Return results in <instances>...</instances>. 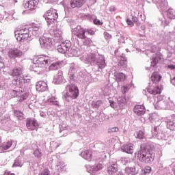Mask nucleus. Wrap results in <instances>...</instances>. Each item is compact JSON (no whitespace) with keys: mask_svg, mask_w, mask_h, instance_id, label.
Wrapping results in <instances>:
<instances>
[{"mask_svg":"<svg viewBox=\"0 0 175 175\" xmlns=\"http://www.w3.org/2000/svg\"><path fill=\"white\" fill-rule=\"evenodd\" d=\"M139 175H147V174L146 173V171L142 170V171L139 173Z\"/></svg>","mask_w":175,"mask_h":175,"instance_id":"obj_61","label":"nucleus"},{"mask_svg":"<svg viewBox=\"0 0 175 175\" xmlns=\"http://www.w3.org/2000/svg\"><path fill=\"white\" fill-rule=\"evenodd\" d=\"M33 62L38 68H43V66L47 65L49 57L44 55L38 56L33 59Z\"/></svg>","mask_w":175,"mask_h":175,"instance_id":"obj_8","label":"nucleus"},{"mask_svg":"<svg viewBox=\"0 0 175 175\" xmlns=\"http://www.w3.org/2000/svg\"><path fill=\"white\" fill-rule=\"evenodd\" d=\"M15 38L18 42H21L24 43V42H27L29 38H31V34H21L18 33H14Z\"/></svg>","mask_w":175,"mask_h":175,"instance_id":"obj_16","label":"nucleus"},{"mask_svg":"<svg viewBox=\"0 0 175 175\" xmlns=\"http://www.w3.org/2000/svg\"><path fill=\"white\" fill-rule=\"evenodd\" d=\"M152 2L156 5L158 9H161V10H163L165 6L167 5L166 0H152Z\"/></svg>","mask_w":175,"mask_h":175,"instance_id":"obj_19","label":"nucleus"},{"mask_svg":"<svg viewBox=\"0 0 175 175\" xmlns=\"http://www.w3.org/2000/svg\"><path fill=\"white\" fill-rule=\"evenodd\" d=\"M135 136L137 139H143L144 137V133L143 131H139L135 134Z\"/></svg>","mask_w":175,"mask_h":175,"instance_id":"obj_38","label":"nucleus"},{"mask_svg":"<svg viewBox=\"0 0 175 175\" xmlns=\"http://www.w3.org/2000/svg\"><path fill=\"white\" fill-rule=\"evenodd\" d=\"M126 23L129 25H132V21L129 20V19H127L126 20Z\"/></svg>","mask_w":175,"mask_h":175,"instance_id":"obj_62","label":"nucleus"},{"mask_svg":"<svg viewBox=\"0 0 175 175\" xmlns=\"http://www.w3.org/2000/svg\"><path fill=\"white\" fill-rule=\"evenodd\" d=\"M44 18L48 24H53L58 18V12L57 10L51 8L44 13Z\"/></svg>","mask_w":175,"mask_h":175,"instance_id":"obj_4","label":"nucleus"},{"mask_svg":"<svg viewBox=\"0 0 175 175\" xmlns=\"http://www.w3.org/2000/svg\"><path fill=\"white\" fill-rule=\"evenodd\" d=\"M70 47H72V44L70 42H62L57 46V51L61 53V54H65V53L70 50Z\"/></svg>","mask_w":175,"mask_h":175,"instance_id":"obj_13","label":"nucleus"},{"mask_svg":"<svg viewBox=\"0 0 175 175\" xmlns=\"http://www.w3.org/2000/svg\"><path fill=\"white\" fill-rule=\"evenodd\" d=\"M109 103H110V106L111 107H112L113 109H114L116 107V102H114L113 100H109Z\"/></svg>","mask_w":175,"mask_h":175,"instance_id":"obj_55","label":"nucleus"},{"mask_svg":"<svg viewBox=\"0 0 175 175\" xmlns=\"http://www.w3.org/2000/svg\"><path fill=\"white\" fill-rule=\"evenodd\" d=\"M162 92L161 87L159 86H152L146 89V90H144L143 94L148 98H151V96H157V95H159Z\"/></svg>","mask_w":175,"mask_h":175,"instance_id":"obj_6","label":"nucleus"},{"mask_svg":"<svg viewBox=\"0 0 175 175\" xmlns=\"http://www.w3.org/2000/svg\"><path fill=\"white\" fill-rule=\"evenodd\" d=\"M134 16H133L132 18V21H133L134 23H137V16H139V12L136 11L134 12Z\"/></svg>","mask_w":175,"mask_h":175,"instance_id":"obj_47","label":"nucleus"},{"mask_svg":"<svg viewBox=\"0 0 175 175\" xmlns=\"http://www.w3.org/2000/svg\"><path fill=\"white\" fill-rule=\"evenodd\" d=\"M133 111L136 116H144L146 113V107H144V105H137L134 107Z\"/></svg>","mask_w":175,"mask_h":175,"instance_id":"obj_14","label":"nucleus"},{"mask_svg":"<svg viewBox=\"0 0 175 175\" xmlns=\"http://www.w3.org/2000/svg\"><path fill=\"white\" fill-rule=\"evenodd\" d=\"M157 51H159V46L158 45H154L151 48V52L157 53Z\"/></svg>","mask_w":175,"mask_h":175,"instance_id":"obj_48","label":"nucleus"},{"mask_svg":"<svg viewBox=\"0 0 175 175\" xmlns=\"http://www.w3.org/2000/svg\"><path fill=\"white\" fill-rule=\"evenodd\" d=\"M167 127L170 131H175V120H167Z\"/></svg>","mask_w":175,"mask_h":175,"instance_id":"obj_31","label":"nucleus"},{"mask_svg":"<svg viewBox=\"0 0 175 175\" xmlns=\"http://www.w3.org/2000/svg\"><path fill=\"white\" fill-rule=\"evenodd\" d=\"M28 96H29V94L28 93H24L20 96L19 102H23V100H25V99H27Z\"/></svg>","mask_w":175,"mask_h":175,"instance_id":"obj_41","label":"nucleus"},{"mask_svg":"<svg viewBox=\"0 0 175 175\" xmlns=\"http://www.w3.org/2000/svg\"><path fill=\"white\" fill-rule=\"evenodd\" d=\"M32 29L34 32H37L36 35H42V27L40 25L33 24Z\"/></svg>","mask_w":175,"mask_h":175,"instance_id":"obj_29","label":"nucleus"},{"mask_svg":"<svg viewBox=\"0 0 175 175\" xmlns=\"http://www.w3.org/2000/svg\"><path fill=\"white\" fill-rule=\"evenodd\" d=\"M3 175H15L14 173L10 172H5Z\"/></svg>","mask_w":175,"mask_h":175,"instance_id":"obj_60","label":"nucleus"},{"mask_svg":"<svg viewBox=\"0 0 175 175\" xmlns=\"http://www.w3.org/2000/svg\"><path fill=\"white\" fill-rule=\"evenodd\" d=\"M118 131H120V129H118V127H113L111 129H109V133H113L114 132H118Z\"/></svg>","mask_w":175,"mask_h":175,"instance_id":"obj_49","label":"nucleus"},{"mask_svg":"<svg viewBox=\"0 0 175 175\" xmlns=\"http://www.w3.org/2000/svg\"><path fill=\"white\" fill-rule=\"evenodd\" d=\"M133 172H134V174H137V172H139V170L134 167H133Z\"/></svg>","mask_w":175,"mask_h":175,"instance_id":"obj_58","label":"nucleus"},{"mask_svg":"<svg viewBox=\"0 0 175 175\" xmlns=\"http://www.w3.org/2000/svg\"><path fill=\"white\" fill-rule=\"evenodd\" d=\"M123 150L124 152H126L127 154H132V148H131V146L129 145H125Z\"/></svg>","mask_w":175,"mask_h":175,"instance_id":"obj_39","label":"nucleus"},{"mask_svg":"<svg viewBox=\"0 0 175 175\" xmlns=\"http://www.w3.org/2000/svg\"><path fill=\"white\" fill-rule=\"evenodd\" d=\"M8 54L10 59H16V58H21L23 51L17 48H12L9 49Z\"/></svg>","mask_w":175,"mask_h":175,"instance_id":"obj_12","label":"nucleus"},{"mask_svg":"<svg viewBox=\"0 0 175 175\" xmlns=\"http://www.w3.org/2000/svg\"><path fill=\"white\" fill-rule=\"evenodd\" d=\"M23 79L25 83L29 84V83H31V77L26 76V77H23Z\"/></svg>","mask_w":175,"mask_h":175,"instance_id":"obj_44","label":"nucleus"},{"mask_svg":"<svg viewBox=\"0 0 175 175\" xmlns=\"http://www.w3.org/2000/svg\"><path fill=\"white\" fill-rule=\"evenodd\" d=\"M141 29L142 31H144V29H146V26L144 25L141 26Z\"/></svg>","mask_w":175,"mask_h":175,"instance_id":"obj_64","label":"nucleus"},{"mask_svg":"<svg viewBox=\"0 0 175 175\" xmlns=\"http://www.w3.org/2000/svg\"><path fill=\"white\" fill-rule=\"evenodd\" d=\"M40 43L42 47L50 50L53 47V38L43 36L40 38Z\"/></svg>","mask_w":175,"mask_h":175,"instance_id":"obj_9","label":"nucleus"},{"mask_svg":"<svg viewBox=\"0 0 175 175\" xmlns=\"http://www.w3.org/2000/svg\"><path fill=\"white\" fill-rule=\"evenodd\" d=\"M12 144H13V142H12V140L4 142L0 146L1 151H5V150H9V148L12 147Z\"/></svg>","mask_w":175,"mask_h":175,"instance_id":"obj_21","label":"nucleus"},{"mask_svg":"<svg viewBox=\"0 0 175 175\" xmlns=\"http://www.w3.org/2000/svg\"><path fill=\"white\" fill-rule=\"evenodd\" d=\"M14 33H21L23 35H31V33H29V29L27 27H25L20 30H16L15 31Z\"/></svg>","mask_w":175,"mask_h":175,"instance_id":"obj_30","label":"nucleus"},{"mask_svg":"<svg viewBox=\"0 0 175 175\" xmlns=\"http://www.w3.org/2000/svg\"><path fill=\"white\" fill-rule=\"evenodd\" d=\"M17 94H18V92L16 90H12L10 92L11 98H16V96H17Z\"/></svg>","mask_w":175,"mask_h":175,"instance_id":"obj_50","label":"nucleus"},{"mask_svg":"<svg viewBox=\"0 0 175 175\" xmlns=\"http://www.w3.org/2000/svg\"><path fill=\"white\" fill-rule=\"evenodd\" d=\"M21 166H23V164H21V162H20L18 160H16L14 163L12 165V167H21Z\"/></svg>","mask_w":175,"mask_h":175,"instance_id":"obj_45","label":"nucleus"},{"mask_svg":"<svg viewBox=\"0 0 175 175\" xmlns=\"http://www.w3.org/2000/svg\"><path fill=\"white\" fill-rule=\"evenodd\" d=\"M59 68H61V66L59 64V62H55L53 63L50 66H49V69L51 70H57L58 69H59Z\"/></svg>","mask_w":175,"mask_h":175,"instance_id":"obj_35","label":"nucleus"},{"mask_svg":"<svg viewBox=\"0 0 175 175\" xmlns=\"http://www.w3.org/2000/svg\"><path fill=\"white\" fill-rule=\"evenodd\" d=\"M152 137L157 140H161V142H167L169 140V135L163 132L162 126L161 125L156 126L152 131Z\"/></svg>","mask_w":175,"mask_h":175,"instance_id":"obj_3","label":"nucleus"},{"mask_svg":"<svg viewBox=\"0 0 175 175\" xmlns=\"http://www.w3.org/2000/svg\"><path fill=\"white\" fill-rule=\"evenodd\" d=\"M106 66V63L105 62V60L101 61V64H98V68L100 69H103Z\"/></svg>","mask_w":175,"mask_h":175,"instance_id":"obj_54","label":"nucleus"},{"mask_svg":"<svg viewBox=\"0 0 175 175\" xmlns=\"http://www.w3.org/2000/svg\"><path fill=\"white\" fill-rule=\"evenodd\" d=\"M81 156L84 159H86L87 161H91L92 159V151L90 150H84L81 152Z\"/></svg>","mask_w":175,"mask_h":175,"instance_id":"obj_22","label":"nucleus"},{"mask_svg":"<svg viewBox=\"0 0 175 175\" xmlns=\"http://www.w3.org/2000/svg\"><path fill=\"white\" fill-rule=\"evenodd\" d=\"M4 66H5V63L2 62L1 57L0 56V69L3 68Z\"/></svg>","mask_w":175,"mask_h":175,"instance_id":"obj_56","label":"nucleus"},{"mask_svg":"<svg viewBox=\"0 0 175 175\" xmlns=\"http://www.w3.org/2000/svg\"><path fill=\"white\" fill-rule=\"evenodd\" d=\"M151 145L149 144H144L141 145V150L137 153H135V157L138 158L140 162L144 163H151L154 162L155 155L151 153Z\"/></svg>","mask_w":175,"mask_h":175,"instance_id":"obj_1","label":"nucleus"},{"mask_svg":"<svg viewBox=\"0 0 175 175\" xmlns=\"http://www.w3.org/2000/svg\"><path fill=\"white\" fill-rule=\"evenodd\" d=\"M94 24L96 25H103V23H102L99 19H94Z\"/></svg>","mask_w":175,"mask_h":175,"instance_id":"obj_51","label":"nucleus"},{"mask_svg":"<svg viewBox=\"0 0 175 175\" xmlns=\"http://www.w3.org/2000/svg\"><path fill=\"white\" fill-rule=\"evenodd\" d=\"M39 0H25L23 3V8L26 10H35L38 8Z\"/></svg>","mask_w":175,"mask_h":175,"instance_id":"obj_11","label":"nucleus"},{"mask_svg":"<svg viewBox=\"0 0 175 175\" xmlns=\"http://www.w3.org/2000/svg\"><path fill=\"white\" fill-rule=\"evenodd\" d=\"M87 2V0H70V5L72 9L75 8H81L84 3Z\"/></svg>","mask_w":175,"mask_h":175,"instance_id":"obj_18","label":"nucleus"},{"mask_svg":"<svg viewBox=\"0 0 175 175\" xmlns=\"http://www.w3.org/2000/svg\"><path fill=\"white\" fill-rule=\"evenodd\" d=\"M168 69H175V65L170 64L167 66Z\"/></svg>","mask_w":175,"mask_h":175,"instance_id":"obj_59","label":"nucleus"},{"mask_svg":"<svg viewBox=\"0 0 175 175\" xmlns=\"http://www.w3.org/2000/svg\"><path fill=\"white\" fill-rule=\"evenodd\" d=\"M167 16L170 20L175 19V10L170 8L167 10Z\"/></svg>","mask_w":175,"mask_h":175,"instance_id":"obj_28","label":"nucleus"},{"mask_svg":"<svg viewBox=\"0 0 175 175\" xmlns=\"http://www.w3.org/2000/svg\"><path fill=\"white\" fill-rule=\"evenodd\" d=\"M88 33V35H90L91 36H94L95 35V31L91 29H85V33Z\"/></svg>","mask_w":175,"mask_h":175,"instance_id":"obj_46","label":"nucleus"},{"mask_svg":"<svg viewBox=\"0 0 175 175\" xmlns=\"http://www.w3.org/2000/svg\"><path fill=\"white\" fill-rule=\"evenodd\" d=\"M50 174V170L47 169H44L40 175H49Z\"/></svg>","mask_w":175,"mask_h":175,"instance_id":"obj_52","label":"nucleus"},{"mask_svg":"<svg viewBox=\"0 0 175 175\" xmlns=\"http://www.w3.org/2000/svg\"><path fill=\"white\" fill-rule=\"evenodd\" d=\"M142 170H143L144 172H145V173H146V174H150V173H151L152 169H151V167H150V166H146V167H145L144 169H142Z\"/></svg>","mask_w":175,"mask_h":175,"instance_id":"obj_43","label":"nucleus"},{"mask_svg":"<svg viewBox=\"0 0 175 175\" xmlns=\"http://www.w3.org/2000/svg\"><path fill=\"white\" fill-rule=\"evenodd\" d=\"M64 76L62 72L59 71L54 77L53 82L55 84H61Z\"/></svg>","mask_w":175,"mask_h":175,"instance_id":"obj_23","label":"nucleus"},{"mask_svg":"<svg viewBox=\"0 0 175 175\" xmlns=\"http://www.w3.org/2000/svg\"><path fill=\"white\" fill-rule=\"evenodd\" d=\"M33 155H34L35 158L40 159L43 157V153L42 152V150L37 148L33 151Z\"/></svg>","mask_w":175,"mask_h":175,"instance_id":"obj_34","label":"nucleus"},{"mask_svg":"<svg viewBox=\"0 0 175 175\" xmlns=\"http://www.w3.org/2000/svg\"><path fill=\"white\" fill-rule=\"evenodd\" d=\"M118 170L117 169V167H114V166H110L108 167V173L109 174L113 175L115 173H117V171Z\"/></svg>","mask_w":175,"mask_h":175,"instance_id":"obj_36","label":"nucleus"},{"mask_svg":"<svg viewBox=\"0 0 175 175\" xmlns=\"http://www.w3.org/2000/svg\"><path fill=\"white\" fill-rule=\"evenodd\" d=\"M14 116L18 118V120H24V113L18 110L14 111Z\"/></svg>","mask_w":175,"mask_h":175,"instance_id":"obj_32","label":"nucleus"},{"mask_svg":"<svg viewBox=\"0 0 175 175\" xmlns=\"http://www.w3.org/2000/svg\"><path fill=\"white\" fill-rule=\"evenodd\" d=\"M159 61V59H158V57H154L152 59L150 67H147L146 70H150V72H152V70H154V69L157 68V64H158Z\"/></svg>","mask_w":175,"mask_h":175,"instance_id":"obj_25","label":"nucleus"},{"mask_svg":"<svg viewBox=\"0 0 175 175\" xmlns=\"http://www.w3.org/2000/svg\"><path fill=\"white\" fill-rule=\"evenodd\" d=\"M116 80L117 83H122L126 80V75L122 72H120L116 75Z\"/></svg>","mask_w":175,"mask_h":175,"instance_id":"obj_24","label":"nucleus"},{"mask_svg":"<svg viewBox=\"0 0 175 175\" xmlns=\"http://www.w3.org/2000/svg\"><path fill=\"white\" fill-rule=\"evenodd\" d=\"M23 70L21 67H15L11 71V76L16 79H18V77H21V76H23Z\"/></svg>","mask_w":175,"mask_h":175,"instance_id":"obj_17","label":"nucleus"},{"mask_svg":"<svg viewBox=\"0 0 175 175\" xmlns=\"http://www.w3.org/2000/svg\"><path fill=\"white\" fill-rule=\"evenodd\" d=\"M162 77L158 73V72H153L150 77V80L152 81L153 84H157V83H159Z\"/></svg>","mask_w":175,"mask_h":175,"instance_id":"obj_20","label":"nucleus"},{"mask_svg":"<svg viewBox=\"0 0 175 175\" xmlns=\"http://www.w3.org/2000/svg\"><path fill=\"white\" fill-rule=\"evenodd\" d=\"M48 102L49 103H52V105H55V106H57V105H58V102H57V98L55 97H51V98H49L48 100Z\"/></svg>","mask_w":175,"mask_h":175,"instance_id":"obj_40","label":"nucleus"},{"mask_svg":"<svg viewBox=\"0 0 175 175\" xmlns=\"http://www.w3.org/2000/svg\"><path fill=\"white\" fill-rule=\"evenodd\" d=\"M83 40L84 46H90V44H92V40H91L90 38H88L87 36H85V38H83Z\"/></svg>","mask_w":175,"mask_h":175,"instance_id":"obj_37","label":"nucleus"},{"mask_svg":"<svg viewBox=\"0 0 175 175\" xmlns=\"http://www.w3.org/2000/svg\"><path fill=\"white\" fill-rule=\"evenodd\" d=\"M62 30L57 29V27L53 29V36L54 38H57V39H62Z\"/></svg>","mask_w":175,"mask_h":175,"instance_id":"obj_27","label":"nucleus"},{"mask_svg":"<svg viewBox=\"0 0 175 175\" xmlns=\"http://www.w3.org/2000/svg\"><path fill=\"white\" fill-rule=\"evenodd\" d=\"M118 103L120 106L125 104V98L124 97H119L118 98Z\"/></svg>","mask_w":175,"mask_h":175,"instance_id":"obj_42","label":"nucleus"},{"mask_svg":"<svg viewBox=\"0 0 175 175\" xmlns=\"http://www.w3.org/2000/svg\"><path fill=\"white\" fill-rule=\"evenodd\" d=\"M79 95H80L79 87L73 84L66 85V93L64 95L66 100L69 101V98H70V99H77Z\"/></svg>","mask_w":175,"mask_h":175,"instance_id":"obj_2","label":"nucleus"},{"mask_svg":"<svg viewBox=\"0 0 175 175\" xmlns=\"http://www.w3.org/2000/svg\"><path fill=\"white\" fill-rule=\"evenodd\" d=\"M174 81H175V77L173 79H171V83L172 84H174Z\"/></svg>","mask_w":175,"mask_h":175,"instance_id":"obj_63","label":"nucleus"},{"mask_svg":"<svg viewBox=\"0 0 175 175\" xmlns=\"http://www.w3.org/2000/svg\"><path fill=\"white\" fill-rule=\"evenodd\" d=\"M129 88H129V85H126L123 86V87L122 88L123 94H125V92H126V91H128V90H129Z\"/></svg>","mask_w":175,"mask_h":175,"instance_id":"obj_53","label":"nucleus"},{"mask_svg":"<svg viewBox=\"0 0 175 175\" xmlns=\"http://www.w3.org/2000/svg\"><path fill=\"white\" fill-rule=\"evenodd\" d=\"M36 88L38 92H44V91H47L49 89L47 83L43 81H38L36 85Z\"/></svg>","mask_w":175,"mask_h":175,"instance_id":"obj_15","label":"nucleus"},{"mask_svg":"<svg viewBox=\"0 0 175 175\" xmlns=\"http://www.w3.org/2000/svg\"><path fill=\"white\" fill-rule=\"evenodd\" d=\"M105 39H111V35H110L109 33L105 32Z\"/></svg>","mask_w":175,"mask_h":175,"instance_id":"obj_57","label":"nucleus"},{"mask_svg":"<svg viewBox=\"0 0 175 175\" xmlns=\"http://www.w3.org/2000/svg\"><path fill=\"white\" fill-rule=\"evenodd\" d=\"M92 169V173H96L98 170H102V169H103V165L102 163H98L96 165H93Z\"/></svg>","mask_w":175,"mask_h":175,"instance_id":"obj_33","label":"nucleus"},{"mask_svg":"<svg viewBox=\"0 0 175 175\" xmlns=\"http://www.w3.org/2000/svg\"><path fill=\"white\" fill-rule=\"evenodd\" d=\"M26 126L29 131H38L39 124L35 118H28L26 119Z\"/></svg>","mask_w":175,"mask_h":175,"instance_id":"obj_10","label":"nucleus"},{"mask_svg":"<svg viewBox=\"0 0 175 175\" xmlns=\"http://www.w3.org/2000/svg\"><path fill=\"white\" fill-rule=\"evenodd\" d=\"M72 33L78 39L83 40L85 38V29L81 27V25H77L76 27L72 29Z\"/></svg>","mask_w":175,"mask_h":175,"instance_id":"obj_7","label":"nucleus"},{"mask_svg":"<svg viewBox=\"0 0 175 175\" xmlns=\"http://www.w3.org/2000/svg\"><path fill=\"white\" fill-rule=\"evenodd\" d=\"M118 66H126V58H125L124 56H118Z\"/></svg>","mask_w":175,"mask_h":175,"instance_id":"obj_26","label":"nucleus"},{"mask_svg":"<svg viewBox=\"0 0 175 175\" xmlns=\"http://www.w3.org/2000/svg\"><path fill=\"white\" fill-rule=\"evenodd\" d=\"M154 108L157 110H167L169 109V103L166 97L163 96H157V102L154 103Z\"/></svg>","mask_w":175,"mask_h":175,"instance_id":"obj_5","label":"nucleus"}]
</instances>
